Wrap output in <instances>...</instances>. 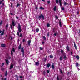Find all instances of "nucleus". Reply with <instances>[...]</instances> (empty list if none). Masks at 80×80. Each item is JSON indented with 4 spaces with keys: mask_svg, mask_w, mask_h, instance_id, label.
I'll return each instance as SVG.
<instances>
[{
    "mask_svg": "<svg viewBox=\"0 0 80 80\" xmlns=\"http://www.w3.org/2000/svg\"><path fill=\"white\" fill-rule=\"evenodd\" d=\"M42 19V20H45V17H44V16L42 14H41L38 16V19H39V20H40V19Z\"/></svg>",
    "mask_w": 80,
    "mask_h": 80,
    "instance_id": "1",
    "label": "nucleus"
},
{
    "mask_svg": "<svg viewBox=\"0 0 80 80\" xmlns=\"http://www.w3.org/2000/svg\"><path fill=\"white\" fill-rule=\"evenodd\" d=\"M18 31L19 33H21L22 32V29L21 28V26L20 25V24H18Z\"/></svg>",
    "mask_w": 80,
    "mask_h": 80,
    "instance_id": "2",
    "label": "nucleus"
},
{
    "mask_svg": "<svg viewBox=\"0 0 80 80\" xmlns=\"http://www.w3.org/2000/svg\"><path fill=\"white\" fill-rule=\"evenodd\" d=\"M12 24L13 27L15 26V20L12 19Z\"/></svg>",
    "mask_w": 80,
    "mask_h": 80,
    "instance_id": "3",
    "label": "nucleus"
},
{
    "mask_svg": "<svg viewBox=\"0 0 80 80\" xmlns=\"http://www.w3.org/2000/svg\"><path fill=\"white\" fill-rule=\"evenodd\" d=\"M35 65L36 66H37V67H38L39 65H40V63H39V61H38V62H35Z\"/></svg>",
    "mask_w": 80,
    "mask_h": 80,
    "instance_id": "4",
    "label": "nucleus"
},
{
    "mask_svg": "<svg viewBox=\"0 0 80 80\" xmlns=\"http://www.w3.org/2000/svg\"><path fill=\"white\" fill-rule=\"evenodd\" d=\"M17 34H18V35L20 37H22V33H20H20H19V32H17Z\"/></svg>",
    "mask_w": 80,
    "mask_h": 80,
    "instance_id": "5",
    "label": "nucleus"
},
{
    "mask_svg": "<svg viewBox=\"0 0 80 80\" xmlns=\"http://www.w3.org/2000/svg\"><path fill=\"white\" fill-rule=\"evenodd\" d=\"M15 64L13 65L12 64H11V65L10 66V70H11V69H12V68H13V66Z\"/></svg>",
    "mask_w": 80,
    "mask_h": 80,
    "instance_id": "6",
    "label": "nucleus"
},
{
    "mask_svg": "<svg viewBox=\"0 0 80 80\" xmlns=\"http://www.w3.org/2000/svg\"><path fill=\"white\" fill-rule=\"evenodd\" d=\"M66 49L67 51H68V52H70V49L69 48V47H68V45H67L66 47Z\"/></svg>",
    "mask_w": 80,
    "mask_h": 80,
    "instance_id": "7",
    "label": "nucleus"
},
{
    "mask_svg": "<svg viewBox=\"0 0 80 80\" xmlns=\"http://www.w3.org/2000/svg\"><path fill=\"white\" fill-rule=\"evenodd\" d=\"M59 2L60 7H62V2L61 0H59Z\"/></svg>",
    "mask_w": 80,
    "mask_h": 80,
    "instance_id": "8",
    "label": "nucleus"
},
{
    "mask_svg": "<svg viewBox=\"0 0 80 80\" xmlns=\"http://www.w3.org/2000/svg\"><path fill=\"white\" fill-rule=\"evenodd\" d=\"M74 47L75 49L76 50H77V46H76V44H75V42H74Z\"/></svg>",
    "mask_w": 80,
    "mask_h": 80,
    "instance_id": "9",
    "label": "nucleus"
},
{
    "mask_svg": "<svg viewBox=\"0 0 80 80\" xmlns=\"http://www.w3.org/2000/svg\"><path fill=\"white\" fill-rule=\"evenodd\" d=\"M5 61L6 62L7 65H8V63H9V61H8V59H5Z\"/></svg>",
    "mask_w": 80,
    "mask_h": 80,
    "instance_id": "10",
    "label": "nucleus"
},
{
    "mask_svg": "<svg viewBox=\"0 0 80 80\" xmlns=\"http://www.w3.org/2000/svg\"><path fill=\"white\" fill-rule=\"evenodd\" d=\"M21 51L23 52V55H24V50L23 49V48H22L21 49Z\"/></svg>",
    "mask_w": 80,
    "mask_h": 80,
    "instance_id": "11",
    "label": "nucleus"
},
{
    "mask_svg": "<svg viewBox=\"0 0 80 80\" xmlns=\"http://www.w3.org/2000/svg\"><path fill=\"white\" fill-rule=\"evenodd\" d=\"M30 43H31V40H29L28 41V45L30 46Z\"/></svg>",
    "mask_w": 80,
    "mask_h": 80,
    "instance_id": "12",
    "label": "nucleus"
},
{
    "mask_svg": "<svg viewBox=\"0 0 80 80\" xmlns=\"http://www.w3.org/2000/svg\"><path fill=\"white\" fill-rule=\"evenodd\" d=\"M1 46L2 47H5V44H2L1 45Z\"/></svg>",
    "mask_w": 80,
    "mask_h": 80,
    "instance_id": "13",
    "label": "nucleus"
},
{
    "mask_svg": "<svg viewBox=\"0 0 80 80\" xmlns=\"http://www.w3.org/2000/svg\"><path fill=\"white\" fill-rule=\"evenodd\" d=\"M21 47H22V45H21V44H20L19 46L18 47V50H20V49H21Z\"/></svg>",
    "mask_w": 80,
    "mask_h": 80,
    "instance_id": "14",
    "label": "nucleus"
},
{
    "mask_svg": "<svg viewBox=\"0 0 80 80\" xmlns=\"http://www.w3.org/2000/svg\"><path fill=\"white\" fill-rule=\"evenodd\" d=\"M54 11H56L57 10V7L55 6L53 9Z\"/></svg>",
    "mask_w": 80,
    "mask_h": 80,
    "instance_id": "15",
    "label": "nucleus"
},
{
    "mask_svg": "<svg viewBox=\"0 0 80 80\" xmlns=\"http://www.w3.org/2000/svg\"><path fill=\"white\" fill-rule=\"evenodd\" d=\"M7 75H8V72H7V71H6L5 72V76L6 77V76H7Z\"/></svg>",
    "mask_w": 80,
    "mask_h": 80,
    "instance_id": "16",
    "label": "nucleus"
},
{
    "mask_svg": "<svg viewBox=\"0 0 80 80\" xmlns=\"http://www.w3.org/2000/svg\"><path fill=\"white\" fill-rule=\"evenodd\" d=\"M51 67H52V69H53V70H54V68H55V66H54V65H52L51 66Z\"/></svg>",
    "mask_w": 80,
    "mask_h": 80,
    "instance_id": "17",
    "label": "nucleus"
},
{
    "mask_svg": "<svg viewBox=\"0 0 80 80\" xmlns=\"http://www.w3.org/2000/svg\"><path fill=\"white\" fill-rule=\"evenodd\" d=\"M6 30H7L8 28V24H7L6 26Z\"/></svg>",
    "mask_w": 80,
    "mask_h": 80,
    "instance_id": "18",
    "label": "nucleus"
},
{
    "mask_svg": "<svg viewBox=\"0 0 80 80\" xmlns=\"http://www.w3.org/2000/svg\"><path fill=\"white\" fill-rule=\"evenodd\" d=\"M76 58L77 60H78L80 58V57L78 55L76 56Z\"/></svg>",
    "mask_w": 80,
    "mask_h": 80,
    "instance_id": "19",
    "label": "nucleus"
},
{
    "mask_svg": "<svg viewBox=\"0 0 80 80\" xmlns=\"http://www.w3.org/2000/svg\"><path fill=\"white\" fill-rule=\"evenodd\" d=\"M50 65H51L50 63H48L47 65V67L48 68L49 67H50Z\"/></svg>",
    "mask_w": 80,
    "mask_h": 80,
    "instance_id": "20",
    "label": "nucleus"
},
{
    "mask_svg": "<svg viewBox=\"0 0 80 80\" xmlns=\"http://www.w3.org/2000/svg\"><path fill=\"white\" fill-rule=\"evenodd\" d=\"M40 10H44L45 8H43L42 7H40Z\"/></svg>",
    "mask_w": 80,
    "mask_h": 80,
    "instance_id": "21",
    "label": "nucleus"
},
{
    "mask_svg": "<svg viewBox=\"0 0 80 80\" xmlns=\"http://www.w3.org/2000/svg\"><path fill=\"white\" fill-rule=\"evenodd\" d=\"M59 25L61 27H62V22H59Z\"/></svg>",
    "mask_w": 80,
    "mask_h": 80,
    "instance_id": "22",
    "label": "nucleus"
},
{
    "mask_svg": "<svg viewBox=\"0 0 80 80\" xmlns=\"http://www.w3.org/2000/svg\"><path fill=\"white\" fill-rule=\"evenodd\" d=\"M60 71L61 73L62 74H63V71H62V70L60 69Z\"/></svg>",
    "mask_w": 80,
    "mask_h": 80,
    "instance_id": "23",
    "label": "nucleus"
},
{
    "mask_svg": "<svg viewBox=\"0 0 80 80\" xmlns=\"http://www.w3.org/2000/svg\"><path fill=\"white\" fill-rule=\"evenodd\" d=\"M15 77L17 78V80H18V77L17 75H16Z\"/></svg>",
    "mask_w": 80,
    "mask_h": 80,
    "instance_id": "24",
    "label": "nucleus"
},
{
    "mask_svg": "<svg viewBox=\"0 0 80 80\" xmlns=\"http://www.w3.org/2000/svg\"><path fill=\"white\" fill-rule=\"evenodd\" d=\"M3 23V21H1V22H0V26H1L2 25V24Z\"/></svg>",
    "mask_w": 80,
    "mask_h": 80,
    "instance_id": "25",
    "label": "nucleus"
},
{
    "mask_svg": "<svg viewBox=\"0 0 80 80\" xmlns=\"http://www.w3.org/2000/svg\"><path fill=\"white\" fill-rule=\"evenodd\" d=\"M56 2L57 4H58V2H59V1L58 0H56Z\"/></svg>",
    "mask_w": 80,
    "mask_h": 80,
    "instance_id": "26",
    "label": "nucleus"
},
{
    "mask_svg": "<svg viewBox=\"0 0 80 80\" xmlns=\"http://www.w3.org/2000/svg\"><path fill=\"white\" fill-rule=\"evenodd\" d=\"M68 4V3H67V2H64V6H66V5H67Z\"/></svg>",
    "mask_w": 80,
    "mask_h": 80,
    "instance_id": "27",
    "label": "nucleus"
},
{
    "mask_svg": "<svg viewBox=\"0 0 80 80\" xmlns=\"http://www.w3.org/2000/svg\"><path fill=\"white\" fill-rule=\"evenodd\" d=\"M43 38L44 39V40H46V38H45V36H43Z\"/></svg>",
    "mask_w": 80,
    "mask_h": 80,
    "instance_id": "28",
    "label": "nucleus"
},
{
    "mask_svg": "<svg viewBox=\"0 0 80 80\" xmlns=\"http://www.w3.org/2000/svg\"><path fill=\"white\" fill-rule=\"evenodd\" d=\"M79 65V64H78V63H76V67H78Z\"/></svg>",
    "mask_w": 80,
    "mask_h": 80,
    "instance_id": "29",
    "label": "nucleus"
},
{
    "mask_svg": "<svg viewBox=\"0 0 80 80\" xmlns=\"http://www.w3.org/2000/svg\"><path fill=\"white\" fill-rule=\"evenodd\" d=\"M47 26L48 27H50V24L48 23L47 24Z\"/></svg>",
    "mask_w": 80,
    "mask_h": 80,
    "instance_id": "30",
    "label": "nucleus"
},
{
    "mask_svg": "<svg viewBox=\"0 0 80 80\" xmlns=\"http://www.w3.org/2000/svg\"><path fill=\"white\" fill-rule=\"evenodd\" d=\"M49 35H50V32H48V33L47 34V36L48 37H49Z\"/></svg>",
    "mask_w": 80,
    "mask_h": 80,
    "instance_id": "31",
    "label": "nucleus"
},
{
    "mask_svg": "<svg viewBox=\"0 0 80 80\" xmlns=\"http://www.w3.org/2000/svg\"><path fill=\"white\" fill-rule=\"evenodd\" d=\"M57 80H60V79L59 78H58V76H57Z\"/></svg>",
    "mask_w": 80,
    "mask_h": 80,
    "instance_id": "32",
    "label": "nucleus"
},
{
    "mask_svg": "<svg viewBox=\"0 0 80 80\" xmlns=\"http://www.w3.org/2000/svg\"><path fill=\"white\" fill-rule=\"evenodd\" d=\"M36 32H38V31H39V29H36Z\"/></svg>",
    "mask_w": 80,
    "mask_h": 80,
    "instance_id": "33",
    "label": "nucleus"
},
{
    "mask_svg": "<svg viewBox=\"0 0 80 80\" xmlns=\"http://www.w3.org/2000/svg\"><path fill=\"white\" fill-rule=\"evenodd\" d=\"M20 5V4H19V3H18L17 5V7H18V6H19Z\"/></svg>",
    "mask_w": 80,
    "mask_h": 80,
    "instance_id": "34",
    "label": "nucleus"
},
{
    "mask_svg": "<svg viewBox=\"0 0 80 80\" xmlns=\"http://www.w3.org/2000/svg\"><path fill=\"white\" fill-rule=\"evenodd\" d=\"M61 9L62 10H65V8L62 7L61 8Z\"/></svg>",
    "mask_w": 80,
    "mask_h": 80,
    "instance_id": "35",
    "label": "nucleus"
},
{
    "mask_svg": "<svg viewBox=\"0 0 80 80\" xmlns=\"http://www.w3.org/2000/svg\"><path fill=\"white\" fill-rule=\"evenodd\" d=\"M66 58H67V57H66V56H64L63 57L64 59H66Z\"/></svg>",
    "mask_w": 80,
    "mask_h": 80,
    "instance_id": "36",
    "label": "nucleus"
},
{
    "mask_svg": "<svg viewBox=\"0 0 80 80\" xmlns=\"http://www.w3.org/2000/svg\"><path fill=\"white\" fill-rule=\"evenodd\" d=\"M50 58H53V56H52V55H50Z\"/></svg>",
    "mask_w": 80,
    "mask_h": 80,
    "instance_id": "37",
    "label": "nucleus"
},
{
    "mask_svg": "<svg viewBox=\"0 0 80 80\" xmlns=\"http://www.w3.org/2000/svg\"><path fill=\"white\" fill-rule=\"evenodd\" d=\"M3 34H4V32H2V33L1 34V35L2 36L3 35Z\"/></svg>",
    "mask_w": 80,
    "mask_h": 80,
    "instance_id": "38",
    "label": "nucleus"
},
{
    "mask_svg": "<svg viewBox=\"0 0 80 80\" xmlns=\"http://www.w3.org/2000/svg\"><path fill=\"white\" fill-rule=\"evenodd\" d=\"M48 4H50V1H48Z\"/></svg>",
    "mask_w": 80,
    "mask_h": 80,
    "instance_id": "39",
    "label": "nucleus"
},
{
    "mask_svg": "<svg viewBox=\"0 0 80 80\" xmlns=\"http://www.w3.org/2000/svg\"><path fill=\"white\" fill-rule=\"evenodd\" d=\"M11 55H13V51H12L11 52Z\"/></svg>",
    "mask_w": 80,
    "mask_h": 80,
    "instance_id": "40",
    "label": "nucleus"
},
{
    "mask_svg": "<svg viewBox=\"0 0 80 80\" xmlns=\"http://www.w3.org/2000/svg\"><path fill=\"white\" fill-rule=\"evenodd\" d=\"M61 53H63V52H64V51H63V50H62V49H61Z\"/></svg>",
    "mask_w": 80,
    "mask_h": 80,
    "instance_id": "41",
    "label": "nucleus"
},
{
    "mask_svg": "<svg viewBox=\"0 0 80 80\" xmlns=\"http://www.w3.org/2000/svg\"><path fill=\"white\" fill-rule=\"evenodd\" d=\"M40 50H43V48H41V47H40Z\"/></svg>",
    "mask_w": 80,
    "mask_h": 80,
    "instance_id": "42",
    "label": "nucleus"
},
{
    "mask_svg": "<svg viewBox=\"0 0 80 80\" xmlns=\"http://www.w3.org/2000/svg\"><path fill=\"white\" fill-rule=\"evenodd\" d=\"M11 29H12V28H13V26L12 25H11Z\"/></svg>",
    "mask_w": 80,
    "mask_h": 80,
    "instance_id": "43",
    "label": "nucleus"
},
{
    "mask_svg": "<svg viewBox=\"0 0 80 80\" xmlns=\"http://www.w3.org/2000/svg\"><path fill=\"white\" fill-rule=\"evenodd\" d=\"M1 70H4V68H1Z\"/></svg>",
    "mask_w": 80,
    "mask_h": 80,
    "instance_id": "44",
    "label": "nucleus"
},
{
    "mask_svg": "<svg viewBox=\"0 0 80 80\" xmlns=\"http://www.w3.org/2000/svg\"><path fill=\"white\" fill-rule=\"evenodd\" d=\"M62 56H61L60 57V60H62Z\"/></svg>",
    "mask_w": 80,
    "mask_h": 80,
    "instance_id": "45",
    "label": "nucleus"
},
{
    "mask_svg": "<svg viewBox=\"0 0 80 80\" xmlns=\"http://www.w3.org/2000/svg\"><path fill=\"white\" fill-rule=\"evenodd\" d=\"M11 7H12V8L13 7V3H11Z\"/></svg>",
    "mask_w": 80,
    "mask_h": 80,
    "instance_id": "46",
    "label": "nucleus"
},
{
    "mask_svg": "<svg viewBox=\"0 0 80 80\" xmlns=\"http://www.w3.org/2000/svg\"><path fill=\"white\" fill-rule=\"evenodd\" d=\"M55 18H56V19H58V16H55Z\"/></svg>",
    "mask_w": 80,
    "mask_h": 80,
    "instance_id": "47",
    "label": "nucleus"
},
{
    "mask_svg": "<svg viewBox=\"0 0 80 80\" xmlns=\"http://www.w3.org/2000/svg\"><path fill=\"white\" fill-rule=\"evenodd\" d=\"M20 78H23V76H20Z\"/></svg>",
    "mask_w": 80,
    "mask_h": 80,
    "instance_id": "48",
    "label": "nucleus"
},
{
    "mask_svg": "<svg viewBox=\"0 0 80 80\" xmlns=\"http://www.w3.org/2000/svg\"><path fill=\"white\" fill-rule=\"evenodd\" d=\"M2 3V1H0V5H1V4Z\"/></svg>",
    "mask_w": 80,
    "mask_h": 80,
    "instance_id": "49",
    "label": "nucleus"
},
{
    "mask_svg": "<svg viewBox=\"0 0 80 80\" xmlns=\"http://www.w3.org/2000/svg\"><path fill=\"white\" fill-rule=\"evenodd\" d=\"M12 51H13L14 52H15V49L13 48L12 50Z\"/></svg>",
    "mask_w": 80,
    "mask_h": 80,
    "instance_id": "50",
    "label": "nucleus"
},
{
    "mask_svg": "<svg viewBox=\"0 0 80 80\" xmlns=\"http://www.w3.org/2000/svg\"><path fill=\"white\" fill-rule=\"evenodd\" d=\"M4 64H5V63H2V66H3V65H4Z\"/></svg>",
    "mask_w": 80,
    "mask_h": 80,
    "instance_id": "51",
    "label": "nucleus"
},
{
    "mask_svg": "<svg viewBox=\"0 0 80 80\" xmlns=\"http://www.w3.org/2000/svg\"><path fill=\"white\" fill-rule=\"evenodd\" d=\"M54 36H56V35H57V33H55L54 34Z\"/></svg>",
    "mask_w": 80,
    "mask_h": 80,
    "instance_id": "52",
    "label": "nucleus"
},
{
    "mask_svg": "<svg viewBox=\"0 0 80 80\" xmlns=\"http://www.w3.org/2000/svg\"><path fill=\"white\" fill-rule=\"evenodd\" d=\"M16 18H17V19H18V16H16Z\"/></svg>",
    "mask_w": 80,
    "mask_h": 80,
    "instance_id": "53",
    "label": "nucleus"
},
{
    "mask_svg": "<svg viewBox=\"0 0 80 80\" xmlns=\"http://www.w3.org/2000/svg\"><path fill=\"white\" fill-rule=\"evenodd\" d=\"M25 39H23V42H25Z\"/></svg>",
    "mask_w": 80,
    "mask_h": 80,
    "instance_id": "54",
    "label": "nucleus"
},
{
    "mask_svg": "<svg viewBox=\"0 0 80 80\" xmlns=\"http://www.w3.org/2000/svg\"><path fill=\"white\" fill-rule=\"evenodd\" d=\"M77 14L78 15V14H79V11H78L77 12Z\"/></svg>",
    "mask_w": 80,
    "mask_h": 80,
    "instance_id": "55",
    "label": "nucleus"
},
{
    "mask_svg": "<svg viewBox=\"0 0 80 80\" xmlns=\"http://www.w3.org/2000/svg\"><path fill=\"white\" fill-rule=\"evenodd\" d=\"M49 72H50V71H49V70L47 71V73H49Z\"/></svg>",
    "mask_w": 80,
    "mask_h": 80,
    "instance_id": "56",
    "label": "nucleus"
},
{
    "mask_svg": "<svg viewBox=\"0 0 80 80\" xmlns=\"http://www.w3.org/2000/svg\"><path fill=\"white\" fill-rule=\"evenodd\" d=\"M78 33H80V29L79 30V32H78Z\"/></svg>",
    "mask_w": 80,
    "mask_h": 80,
    "instance_id": "57",
    "label": "nucleus"
},
{
    "mask_svg": "<svg viewBox=\"0 0 80 80\" xmlns=\"http://www.w3.org/2000/svg\"><path fill=\"white\" fill-rule=\"evenodd\" d=\"M2 31L0 30V33H2Z\"/></svg>",
    "mask_w": 80,
    "mask_h": 80,
    "instance_id": "58",
    "label": "nucleus"
},
{
    "mask_svg": "<svg viewBox=\"0 0 80 80\" xmlns=\"http://www.w3.org/2000/svg\"><path fill=\"white\" fill-rule=\"evenodd\" d=\"M10 15H13V13H10Z\"/></svg>",
    "mask_w": 80,
    "mask_h": 80,
    "instance_id": "59",
    "label": "nucleus"
},
{
    "mask_svg": "<svg viewBox=\"0 0 80 80\" xmlns=\"http://www.w3.org/2000/svg\"><path fill=\"white\" fill-rule=\"evenodd\" d=\"M4 80H7V78H5Z\"/></svg>",
    "mask_w": 80,
    "mask_h": 80,
    "instance_id": "60",
    "label": "nucleus"
},
{
    "mask_svg": "<svg viewBox=\"0 0 80 80\" xmlns=\"http://www.w3.org/2000/svg\"><path fill=\"white\" fill-rule=\"evenodd\" d=\"M53 31H54L55 30V28H54L53 29Z\"/></svg>",
    "mask_w": 80,
    "mask_h": 80,
    "instance_id": "61",
    "label": "nucleus"
},
{
    "mask_svg": "<svg viewBox=\"0 0 80 80\" xmlns=\"http://www.w3.org/2000/svg\"><path fill=\"white\" fill-rule=\"evenodd\" d=\"M11 40H13V38H12V37H11Z\"/></svg>",
    "mask_w": 80,
    "mask_h": 80,
    "instance_id": "62",
    "label": "nucleus"
},
{
    "mask_svg": "<svg viewBox=\"0 0 80 80\" xmlns=\"http://www.w3.org/2000/svg\"><path fill=\"white\" fill-rule=\"evenodd\" d=\"M71 55L73 54V52H71Z\"/></svg>",
    "mask_w": 80,
    "mask_h": 80,
    "instance_id": "63",
    "label": "nucleus"
},
{
    "mask_svg": "<svg viewBox=\"0 0 80 80\" xmlns=\"http://www.w3.org/2000/svg\"><path fill=\"white\" fill-rule=\"evenodd\" d=\"M2 80H3V78H2Z\"/></svg>",
    "mask_w": 80,
    "mask_h": 80,
    "instance_id": "64",
    "label": "nucleus"
}]
</instances>
